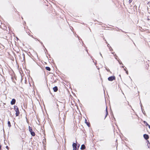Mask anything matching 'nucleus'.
<instances>
[{
    "instance_id": "obj_1",
    "label": "nucleus",
    "mask_w": 150,
    "mask_h": 150,
    "mask_svg": "<svg viewBox=\"0 0 150 150\" xmlns=\"http://www.w3.org/2000/svg\"><path fill=\"white\" fill-rule=\"evenodd\" d=\"M14 109L16 112L15 113L16 116H18L20 114V112L18 107L16 105H14Z\"/></svg>"
},
{
    "instance_id": "obj_2",
    "label": "nucleus",
    "mask_w": 150,
    "mask_h": 150,
    "mask_svg": "<svg viewBox=\"0 0 150 150\" xmlns=\"http://www.w3.org/2000/svg\"><path fill=\"white\" fill-rule=\"evenodd\" d=\"M66 114H65L63 112L61 114V115H59V120H61L62 121L61 119H62L63 122H64L65 121V118H66Z\"/></svg>"
},
{
    "instance_id": "obj_3",
    "label": "nucleus",
    "mask_w": 150,
    "mask_h": 150,
    "mask_svg": "<svg viewBox=\"0 0 150 150\" xmlns=\"http://www.w3.org/2000/svg\"><path fill=\"white\" fill-rule=\"evenodd\" d=\"M108 79V81H112L113 80H115V77L114 76H112L109 77Z\"/></svg>"
},
{
    "instance_id": "obj_4",
    "label": "nucleus",
    "mask_w": 150,
    "mask_h": 150,
    "mask_svg": "<svg viewBox=\"0 0 150 150\" xmlns=\"http://www.w3.org/2000/svg\"><path fill=\"white\" fill-rule=\"evenodd\" d=\"M73 150H76L77 149V144L76 143H73L72 144Z\"/></svg>"
},
{
    "instance_id": "obj_5",
    "label": "nucleus",
    "mask_w": 150,
    "mask_h": 150,
    "mask_svg": "<svg viewBox=\"0 0 150 150\" xmlns=\"http://www.w3.org/2000/svg\"><path fill=\"white\" fill-rule=\"evenodd\" d=\"M16 102V100L15 99L13 98L11 102V105H13L15 104Z\"/></svg>"
},
{
    "instance_id": "obj_6",
    "label": "nucleus",
    "mask_w": 150,
    "mask_h": 150,
    "mask_svg": "<svg viewBox=\"0 0 150 150\" xmlns=\"http://www.w3.org/2000/svg\"><path fill=\"white\" fill-rule=\"evenodd\" d=\"M143 137L146 140H147L149 138V136L148 134H144L143 135Z\"/></svg>"
},
{
    "instance_id": "obj_7",
    "label": "nucleus",
    "mask_w": 150,
    "mask_h": 150,
    "mask_svg": "<svg viewBox=\"0 0 150 150\" xmlns=\"http://www.w3.org/2000/svg\"><path fill=\"white\" fill-rule=\"evenodd\" d=\"M85 122L86 124L87 125L88 127H89L90 126V123L89 122H87V120L86 119H85Z\"/></svg>"
},
{
    "instance_id": "obj_8",
    "label": "nucleus",
    "mask_w": 150,
    "mask_h": 150,
    "mask_svg": "<svg viewBox=\"0 0 150 150\" xmlns=\"http://www.w3.org/2000/svg\"><path fill=\"white\" fill-rule=\"evenodd\" d=\"M86 148V147L85 146V145L84 144H83L81 145V146L80 148V149L82 150H84V149Z\"/></svg>"
},
{
    "instance_id": "obj_9",
    "label": "nucleus",
    "mask_w": 150,
    "mask_h": 150,
    "mask_svg": "<svg viewBox=\"0 0 150 150\" xmlns=\"http://www.w3.org/2000/svg\"><path fill=\"white\" fill-rule=\"evenodd\" d=\"M53 90L54 92H57L58 89V87L57 86H55L53 88Z\"/></svg>"
},
{
    "instance_id": "obj_10",
    "label": "nucleus",
    "mask_w": 150,
    "mask_h": 150,
    "mask_svg": "<svg viewBox=\"0 0 150 150\" xmlns=\"http://www.w3.org/2000/svg\"><path fill=\"white\" fill-rule=\"evenodd\" d=\"M30 133L32 136H34L35 135V132H33V131L31 132H30Z\"/></svg>"
},
{
    "instance_id": "obj_11",
    "label": "nucleus",
    "mask_w": 150,
    "mask_h": 150,
    "mask_svg": "<svg viewBox=\"0 0 150 150\" xmlns=\"http://www.w3.org/2000/svg\"><path fill=\"white\" fill-rule=\"evenodd\" d=\"M45 69L47 71H50L51 70L50 68L48 67H45Z\"/></svg>"
},
{
    "instance_id": "obj_12",
    "label": "nucleus",
    "mask_w": 150,
    "mask_h": 150,
    "mask_svg": "<svg viewBox=\"0 0 150 150\" xmlns=\"http://www.w3.org/2000/svg\"><path fill=\"white\" fill-rule=\"evenodd\" d=\"M28 130L30 132H31L33 130L32 129V128L30 127V126H29L28 127Z\"/></svg>"
},
{
    "instance_id": "obj_13",
    "label": "nucleus",
    "mask_w": 150,
    "mask_h": 150,
    "mask_svg": "<svg viewBox=\"0 0 150 150\" xmlns=\"http://www.w3.org/2000/svg\"><path fill=\"white\" fill-rule=\"evenodd\" d=\"M143 122L144 123V124L146 126H148L149 125V124L147 123L145 121H143Z\"/></svg>"
},
{
    "instance_id": "obj_14",
    "label": "nucleus",
    "mask_w": 150,
    "mask_h": 150,
    "mask_svg": "<svg viewBox=\"0 0 150 150\" xmlns=\"http://www.w3.org/2000/svg\"><path fill=\"white\" fill-rule=\"evenodd\" d=\"M8 126L10 127L11 126V123L9 121H8Z\"/></svg>"
},
{
    "instance_id": "obj_15",
    "label": "nucleus",
    "mask_w": 150,
    "mask_h": 150,
    "mask_svg": "<svg viewBox=\"0 0 150 150\" xmlns=\"http://www.w3.org/2000/svg\"><path fill=\"white\" fill-rule=\"evenodd\" d=\"M106 70L108 72H110V70L107 67H105Z\"/></svg>"
},
{
    "instance_id": "obj_16",
    "label": "nucleus",
    "mask_w": 150,
    "mask_h": 150,
    "mask_svg": "<svg viewBox=\"0 0 150 150\" xmlns=\"http://www.w3.org/2000/svg\"><path fill=\"white\" fill-rule=\"evenodd\" d=\"M117 61H118L119 64H122V65H123V64H122V63L120 61V59H119L118 60H117Z\"/></svg>"
},
{
    "instance_id": "obj_17",
    "label": "nucleus",
    "mask_w": 150,
    "mask_h": 150,
    "mask_svg": "<svg viewBox=\"0 0 150 150\" xmlns=\"http://www.w3.org/2000/svg\"><path fill=\"white\" fill-rule=\"evenodd\" d=\"M106 115H105V118L107 116V115H108V111H106Z\"/></svg>"
},
{
    "instance_id": "obj_18",
    "label": "nucleus",
    "mask_w": 150,
    "mask_h": 150,
    "mask_svg": "<svg viewBox=\"0 0 150 150\" xmlns=\"http://www.w3.org/2000/svg\"><path fill=\"white\" fill-rule=\"evenodd\" d=\"M147 145L148 147L149 148H150V143H148Z\"/></svg>"
},
{
    "instance_id": "obj_19",
    "label": "nucleus",
    "mask_w": 150,
    "mask_h": 150,
    "mask_svg": "<svg viewBox=\"0 0 150 150\" xmlns=\"http://www.w3.org/2000/svg\"><path fill=\"white\" fill-rule=\"evenodd\" d=\"M109 50L110 51H113V49H112V48H111V47H109Z\"/></svg>"
},
{
    "instance_id": "obj_20",
    "label": "nucleus",
    "mask_w": 150,
    "mask_h": 150,
    "mask_svg": "<svg viewBox=\"0 0 150 150\" xmlns=\"http://www.w3.org/2000/svg\"><path fill=\"white\" fill-rule=\"evenodd\" d=\"M114 56H115V59H116L117 60H118L117 59V56L116 55V54H115L114 55Z\"/></svg>"
},
{
    "instance_id": "obj_21",
    "label": "nucleus",
    "mask_w": 150,
    "mask_h": 150,
    "mask_svg": "<svg viewBox=\"0 0 150 150\" xmlns=\"http://www.w3.org/2000/svg\"><path fill=\"white\" fill-rule=\"evenodd\" d=\"M22 56H23V60H24V59H25V55H24V54L23 53L22 54Z\"/></svg>"
},
{
    "instance_id": "obj_22",
    "label": "nucleus",
    "mask_w": 150,
    "mask_h": 150,
    "mask_svg": "<svg viewBox=\"0 0 150 150\" xmlns=\"http://www.w3.org/2000/svg\"><path fill=\"white\" fill-rule=\"evenodd\" d=\"M140 105H141V107L142 110V112H143V111L142 110V104L141 103V102H140Z\"/></svg>"
},
{
    "instance_id": "obj_23",
    "label": "nucleus",
    "mask_w": 150,
    "mask_h": 150,
    "mask_svg": "<svg viewBox=\"0 0 150 150\" xmlns=\"http://www.w3.org/2000/svg\"><path fill=\"white\" fill-rule=\"evenodd\" d=\"M38 41L40 42L41 44L44 47H45L44 45L42 43V42H40V41H39V40H38Z\"/></svg>"
},
{
    "instance_id": "obj_24",
    "label": "nucleus",
    "mask_w": 150,
    "mask_h": 150,
    "mask_svg": "<svg viewBox=\"0 0 150 150\" xmlns=\"http://www.w3.org/2000/svg\"><path fill=\"white\" fill-rule=\"evenodd\" d=\"M38 41L40 42L41 44L44 47H45L44 45L42 43V42H40V41H39V40H38Z\"/></svg>"
},
{
    "instance_id": "obj_25",
    "label": "nucleus",
    "mask_w": 150,
    "mask_h": 150,
    "mask_svg": "<svg viewBox=\"0 0 150 150\" xmlns=\"http://www.w3.org/2000/svg\"><path fill=\"white\" fill-rule=\"evenodd\" d=\"M26 120L27 122L28 123H29V122H28V119H27V117H26Z\"/></svg>"
},
{
    "instance_id": "obj_26",
    "label": "nucleus",
    "mask_w": 150,
    "mask_h": 150,
    "mask_svg": "<svg viewBox=\"0 0 150 150\" xmlns=\"http://www.w3.org/2000/svg\"><path fill=\"white\" fill-rule=\"evenodd\" d=\"M126 71V73L128 75V71L127 70V71Z\"/></svg>"
},
{
    "instance_id": "obj_27",
    "label": "nucleus",
    "mask_w": 150,
    "mask_h": 150,
    "mask_svg": "<svg viewBox=\"0 0 150 150\" xmlns=\"http://www.w3.org/2000/svg\"><path fill=\"white\" fill-rule=\"evenodd\" d=\"M132 1V0H129V3H131Z\"/></svg>"
},
{
    "instance_id": "obj_28",
    "label": "nucleus",
    "mask_w": 150,
    "mask_h": 150,
    "mask_svg": "<svg viewBox=\"0 0 150 150\" xmlns=\"http://www.w3.org/2000/svg\"><path fill=\"white\" fill-rule=\"evenodd\" d=\"M112 117H113V118L114 119V120H115V118L114 117L113 115H112Z\"/></svg>"
},
{
    "instance_id": "obj_29",
    "label": "nucleus",
    "mask_w": 150,
    "mask_h": 150,
    "mask_svg": "<svg viewBox=\"0 0 150 150\" xmlns=\"http://www.w3.org/2000/svg\"><path fill=\"white\" fill-rule=\"evenodd\" d=\"M107 46L109 47H109H110V46H109V45L108 44V45H107Z\"/></svg>"
},
{
    "instance_id": "obj_30",
    "label": "nucleus",
    "mask_w": 150,
    "mask_h": 150,
    "mask_svg": "<svg viewBox=\"0 0 150 150\" xmlns=\"http://www.w3.org/2000/svg\"><path fill=\"white\" fill-rule=\"evenodd\" d=\"M6 148L7 149H8V146H6Z\"/></svg>"
},
{
    "instance_id": "obj_31",
    "label": "nucleus",
    "mask_w": 150,
    "mask_h": 150,
    "mask_svg": "<svg viewBox=\"0 0 150 150\" xmlns=\"http://www.w3.org/2000/svg\"><path fill=\"white\" fill-rule=\"evenodd\" d=\"M100 56L103 57L102 55L101 54V53H100Z\"/></svg>"
},
{
    "instance_id": "obj_32",
    "label": "nucleus",
    "mask_w": 150,
    "mask_h": 150,
    "mask_svg": "<svg viewBox=\"0 0 150 150\" xmlns=\"http://www.w3.org/2000/svg\"><path fill=\"white\" fill-rule=\"evenodd\" d=\"M147 143H149V141L148 140H147Z\"/></svg>"
},
{
    "instance_id": "obj_33",
    "label": "nucleus",
    "mask_w": 150,
    "mask_h": 150,
    "mask_svg": "<svg viewBox=\"0 0 150 150\" xmlns=\"http://www.w3.org/2000/svg\"><path fill=\"white\" fill-rule=\"evenodd\" d=\"M149 127V128L150 129V125H149L148 126Z\"/></svg>"
},
{
    "instance_id": "obj_34",
    "label": "nucleus",
    "mask_w": 150,
    "mask_h": 150,
    "mask_svg": "<svg viewBox=\"0 0 150 150\" xmlns=\"http://www.w3.org/2000/svg\"><path fill=\"white\" fill-rule=\"evenodd\" d=\"M106 111H108L107 107L106 108Z\"/></svg>"
},
{
    "instance_id": "obj_35",
    "label": "nucleus",
    "mask_w": 150,
    "mask_h": 150,
    "mask_svg": "<svg viewBox=\"0 0 150 150\" xmlns=\"http://www.w3.org/2000/svg\"><path fill=\"white\" fill-rule=\"evenodd\" d=\"M122 32H124L122 30H120Z\"/></svg>"
},
{
    "instance_id": "obj_36",
    "label": "nucleus",
    "mask_w": 150,
    "mask_h": 150,
    "mask_svg": "<svg viewBox=\"0 0 150 150\" xmlns=\"http://www.w3.org/2000/svg\"><path fill=\"white\" fill-rule=\"evenodd\" d=\"M80 145V144H78V147H79Z\"/></svg>"
},
{
    "instance_id": "obj_37",
    "label": "nucleus",
    "mask_w": 150,
    "mask_h": 150,
    "mask_svg": "<svg viewBox=\"0 0 150 150\" xmlns=\"http://www.w3.org/2000/svg\"><path fill=\"white\" fill-rule=\"evenodd\" d=\"M124 70L125 71H126V69H125V68H124Z\"/></svg>"
},
{
    "instance_id": "obj_38",
    "label": "nucleus",
    "mask_w": 150,
    "mask_h": 150,
    "mask_svg": "<svg viewBox=\"0 0 150 150\" xmlns=\"http://www.w3.org/2000/svg\"><path fill=\"white\" fill-rule=\"evenodd\" d=\"M1 146L0 145V149H1Z\"/></svg>"
},
{
    "instance_id": "obj_39",
    "label": "nucleus",
    "mask_w": 150,
    "mask_h": 150,
    "mask_svg": "<svg viewBox=\"0 0 150 150\" xmlns=\"http://www.w3.org/2000/svg\"><path fill=\"white\" fill-rule=\"evenodd\" d=\"M45 50L46 51V52H47V50L45 48Z\"/></svg>"
},
{
    "instance_id": "obj_40",
    "label": "nucleus",
    "mask_w": 150,
    "mask_h": 150,
    "mask_svg": "<svg viewBox=\"0 0 150 150\" xmlns=\"http://www.w3.org/2000/svg\"><path fill=\"white\" fill-rule=\"evenodd\" d=\"M122 68H124V66H122Z\"/></svg>"
},
{
    "instance_id": "obj_41",
    "label": "nucleus",
    "mask_w": 150,
    "mask_h": 150,
    "mask_svg": "<svg viewBox=\"0 0 150 150\" xmlns=\"http://www.w3.org/2000/svg\"><path fill=\"white\" fill-rule=\"evenodd\" d=\"M114 53V52H112V54H113Z\"/></svg>"
},
{
    "instance_id": "obj_42",
    "label": "nucleus",
    "mask_w": 150,
    "mask_h": 150,
    "mask_svg": "<svg viewBox=\"0 0 150 150\" xmlns=\"http://www.w3.org/2000/svg\"><path fill=\"white\" fill-rule=\"evenodd\" d=\"M94 64H95V65H96V63H94Z\"/></svg>"
},
{
    "instance_id": "obj_43",
    "label": "nucleus",
    "mask_w": 150,
    "mask_h": 150,
    "mask_svg": "<svg viewBox=\"0 0 150 150\" xmlns=\"http://www.w3.org/2000/svg\"><path fill=\"white\" fill-rule=\"evenodd\" d=\"M106 43H108L106 41Z\"/></svg>"
},
{
    "instance_id": "obj_44",
    "label": "nucleus",
    "mask_w": 150,
    "mask_h": 150,
    "mask_svg": "<svg viewBox=\"0 0 150 150\" xmlns=\"http://www.w3.org/2000/svg\"><path fill=\"white\" fill-rule=\"evenodd\" d=\"M10 115H11V112H10Z\"/></svg>"
},
{
    "instance_id": "obj_45",
    "label": "nucleus",
    "mask_w": 150,
    "mask_h": 150,
    "mask_svg": "<svg viewBox=\"0 0 150 150\" xmlns=\"http://www.w3.org/2000/svg\"><path fill=\"white\" fill-rule=\"evenodd\" d=\"M86 51L87 52V53H88V52L87 51V50H86Z\"/></svg>"
},
{
    "instance_id": "obj_46",
    "label": "nucleus",
    "mask_w": 150,
    "mask_h": 150,
    "mask_svg": "<svg viewBox=\"0 0 150 150\" xmlns=\"http://www.w3.org/2000/svg\"><path fill=\"white\" fill-rule=\"evenodd\" d=\"M148 3H150V1Z\"/></svg>"
}]
</instances>
